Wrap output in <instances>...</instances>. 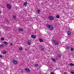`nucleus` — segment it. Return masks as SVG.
Wrapping results in <instances>:
<instances>
[{
    "instance_id": "nucleus-1",
    "label": "nucleus",
    "mask_w": 74,
    "mask_h": 74,
    "mask_svg": "<svg viewBox=\"0 0 74 74\" xmlns=\"http://www.w3.org/2000/svg\"><path fill=\"white\" fill-rule=\"evenodd\" d=\"M47 28H48L50 30H52L54 29V27L52 25H47Z\"/></svg>"
},
{
    "instance_id": "nucleus-2",
    "label": "nucleus",
    "mask_w": 74,
    "mask_h": 74,
    "mask_svg": "<svg viewBox=\"0 0 74 74\" xmlns=\"http://www.w3.org/2000/svg\"><path fill=\"white\" fill-rule=\"evenodd\" d=\"M52 41H53V42L54 43L55 45H57L59 44V42L58 41H56V40H55L53 39H52Z\"/></svg>"
},
{
    "instance_id": "nucleus-3",
    "label": "nucleus",
    "mask_w": 74,
    "mask_h": 74,
    "mask_svg": "<svg viewBox=\"0 0 74 74\" xmlns=\"http://www.w3.org/2000/svg\"><path fill=\"white\" fill-rule=\"evenodd\" d=\"M7 8L9 10H10L11 8V6L10 5L8 4L7 5Z\"/></svg>"
},
{
    "instance_id": "nucleus-4",
    "label": "nucleus",
    "mask_w": 74,
    "mask_h": 74,
    "mask_svg": "<svg viewBox=\"0 0 74 74\" xmlns=\"http://www.w3.org/2000/svg\"><path fill=\"white\" fill-rule=\"evenodd\" d=\"M49 18L50 20H53L54 19V17L52 16H50L49 17Z\"/></svg>"
},
{
    "instance_id": "nucleus-5",
    "label": "nucleus",
    "mask_w": 74,
    "mask_h": 74,
    "mask_svg": "<svg viewBox=\"0 0 74 74\" xmlns=\"http://www.w3.org/2000/svg\"><path fill=\"white\" fill-rule=\"evenodd\" d=\"M67 34L68 36H70L71 35V31H68L67 32Z\"/></svg>"
},
{
    "instance_id": "nucleus-6",
    "label": "nucleus",
    "mask_w": 74,
    "mask_h": 74,
    "mask_svg": "<svg viewBox=\"0 0 74 74\" xmlns=\"http://www.w3.org/2000/svg\"><path fill=\"white\" fill-rule=\"evenodd\" d=\"M12 62L14 64H17L18 63V62L17 61H16L14 60H12Z\"/></svg>"
},
{
    "instance_id": "nucleus-7",
    "label": "nucleus",
    "mask_w": 74,
    "mask_h": 74,
    "mask_svg": "<svg viewBox=\"0 0 74 74\" xmlns=\"http://www.w3.org/2000/svg\"><path fill=\"white\" fill-rule=\"evenodd\" d=\"M18 30L19 32H23V29L22 28H20L18 29Z\"/></svg>"
},
{
    "instance_id": "nucleus-8",
    "label": "nucleus",
    "mask_w": 74,
    "mask_h": 74,
    "mask_svg": "<svg viewBox=\"0 0 74 74\" xmlns=\"http://www.w3.org/2000/svg\"><path fill=\"white\" fill-rule=\"evenodd\" d=\"M25 70H26L27 71V72H30V70L29 68H25Z\"/></svg>"
},
{
    "instance_id": "nucleus-9",
    "label": "nucleus",
    "mask_w": 74,
    "mask_h": 74,
    "mask_svg": "<svg viewBox=\"0 0 74 74\" xmlns=\"http://www.w3.org/2000/svg\"><path fill=\"white\" fill-rule=\"evenodd\" d=\"M27 44L28 45H30L31 44V41H30L29 40H28L27 41Z\"/></svg>"
},
{
    "instance_id": "nucleus-10",
    "label": "nucleus",
    "mask_w": 74,
    "mask_h": 74,
    "mask_svg": "<svg viewBox=\"0 0 74 74\" xmlns=\"http://www.w3.org/2000/svg\"><path fill=\"white\" fill-rule=\"evenodd\" d=\"M68 65H70V66H74V64L71 63V64H68Z\"/></svg>"
},
{
    "instance_id": "nucleus-11",
    "label": "nucleus",
    "mask_w": 74,
    "mask_h": 74,
    "mask_svg": "<svg viewBox=\"0 0 74 74\" xmlns=\"http://www.w3.org/2000/svg\"><path fill=\"white\" fill-rule=\"evenodd\" d=\"M31 37L32 38H36V36L34 35H32Z\"/></svg>"
},
{
    "instance_id": "nucleus-12",
    "label": "nucleus",
    "mask_w": 74,
    "mask_h": 74,
    "mask_svg": "<svg viewBox=\"0 0 74 74\" xmlns=\"http://www.w3.org/2000/svg\"><path fill=\"white\" fill-rule=\"evenodd\" d=\"M39 41L40 42H44L43 40L42 39H39Z\"/></svg>"
},
{
    "instance_id": "nucleus-13",
    "label": "nucleus",
    "mask_w": 74,
    "mask_h": 74,
    "mask_svg": "<svg viewBox=\"0 0 74 74\" xmlns=\"http://www.w3.org/2000/svg\"><path fill=\"white\" fill-rule=\"evenodd\" d=\"M27 4V2H25V3H24L23 5H26Z\"/></svg>"
},
{
    "instance_id": "nucleus-14",
    "label": "nucleus",
    "mask_w": 74,
    "mask_h": 74,
    "mask_svg": "<svg viewBox=\"0 0 74 74\" xmlns=\"http://www.w3.org/2000/svg\"><path fill=\"white\" fill-rule=\"evenodd\" d=\"M57 18H60V16L59 15H57L56 16Z\"/></svg>"
},
{
    "instance_id": "nucleus-15",
    "label": "nucleus",
    "mask_w": 74,
    "mask_h": 74,
    "mask_svg": "<svg viewBox=\"0 0 74 74\" xmlns=\"http://www.w3.org/2000/svg\"><path fill=\"white\" fill-rule=\"evenodd\" d=\"M62 55L59 54L58 55V56L59 58H60L61 57H62Z\"/></svg>"
},
{
    "instance_id": "nucleus-16",
    "label": "nucleus",
    "mask_w": 74,
    "mask_h": 74,
    "mask_svg": "<svg viewBox=\"0 0 74 74\" xmlns=\"http://www.w3.org/2000/svg\"><path fill=\"white\" fill-rule=\"evenodd\" d=\"M35 67H38V64H36L34 65Z\"/></svg>"
},
{
    "instance_id": "nucleus-17",
    "label": "nucleus",
    "mask_w": 74,
    "mask_h": 74,
    "mask_svg": "<svg viewBox=\"0 0 74 74\" xmlns=\"http://www.w3.org/2000/svg\"><path fill=\"white\" fill-rule=\"evenodd\" d=\"M71 51H74V48H71Z\"/></svg>"
},
{
    "instance_id": "nucleus-18",
    "label": "nucleus",
    "mask_w": 74,
    "mask_h": 74,
    "mask_svg": "<svg viewBox=\"0 0 74 74\" xmlns=\"http://www.w3.org/2000/svg\"><path fill=\"white\" fill-rule=\"evenodd\" d=\"M37 12H38V14H39V13H40V10H37Z\"/></svg>"
},
{
    "instance_id": "nucleus-19",
    "label": "nucleus",
    "mask_w": 74,
    "mask_h": 74,
    "mask_svg": "<svg viewBox=\"0 0 74 74\" xmlns=\"http://www.w3.org/2000/svg\"><path fill=\"white\" fill-rule=\"evenodd\" d=\"M4 44H5V45H7V44H8V43L6 42H4Z\"/></svg>"
},
{
    "instance_id": "nucleus-20",
    "label": "nucleus",
    "mask_w": 74,
    "mask_h": 74,
    "mask_svg": "<svg viewBox=\"0 0 74 74\" xmlns=\"http://www.w3.org/2000/svg\"><path fill=\"white\" fill-rule=\"evenodd\" d=\"M1 39L2 41H4V39L3 38H1Z\"/></svg>"
},
{
    "instance_id": "nucleus-21",
    "label": "nucleus",
    "mask_w": 74,
    "mask_h": 74,
    "mask_svg": "<svg viewBox=\"0 0 74 74\" xmlns=\"http://www.w3.org/2000/svg\"><path fill=\"white\" fill-rule=\"evenodd\" d=\"M6 53H7L6 51H5L3 52V54H6Z\"/></svg>"
},
{
    "instance_id": "nucleus-22",
    "label": "nucleus",
    "mask_w": 74,
    "mask_h": 74,
    "mask_svg": "<svg viewBox=\"0 0 74 74\" xmlns=\"http://www.w3.org/2000/svg\"><path fill=\"white\" fill-rule=\"evenodd\" d=\"M19 50H20V51H21L22 50V47H20L19 49Z\"/></svg>"
},
{
    "instance_id": "nucleus-23",
    "label": "nucleus",
    "mask_w": 74,
    "mask_h": 74,
    "mask_svg": "<svg viewBox=\"0 0 74 74\" xmlns=\"http://www.w3.org/2000/svg\"><path fill=\"white\" fill-rule=\"evenodd\" d=\"M66 48L68 49H69L70 48V47L69 46H66Z\"/></svg>"
},
{
    "instance_id": "nucleus-24",
    "label": "nucleus",
    "mask_w": 74,
    "mask_h": 74,
    "mask_svg": "<svg viewBox=\"0 0 74 74\" xmlns=\"http://www.w3.org/2000/svg\"><path fill=\"white\" fill-rule=\"evenodd\" d=\"M52 60H53V61H54V62H55V59L54 58H53L52 59Z\"/></svg>"
},
{
    "instance_id": "nucleus-25",
    "label": "nucleus",
    "mask_w": 74,
    "mask_h": 74,
    "mask_svg": "<svg viewBox=\"0 0 74 74\" xmlns=\"http://www.w3.org/2000/svg\"><path fill=\"white\" fill-rule=\"evenodd\" d=\"M15 18H16V17H15V16H13V18H14V19H15Z\"/></svg>"
},
{
    "instance_id": "nucleus-26",
    "label": "nucleus",
    "mask_w": 74,
    "mask_h": 74,
    "mask_svg": "<svg viewBox=\"0 0 74 74\" xmlns=\"http://www.w3.org/2000/svg\"><path fill=\"white\" fill-rule=\"evenodd\" d=\"M10 45H11V46H12L13 45V44L12 43H10Z\"/></svg>"
},
{
    "instance_id": "nucleus-27",
    "label": "nucleus",
    "mask_w": 74,
    "mask_h": 74,
    "mask_svg": "<svg viewBox=\"0 0 74 74\" xmlns=\"http://www.w3.org/2000/svg\"><path fill=\"white\" fill-rule=\"evenodd\" d=\"M3 45H0V48L1 47H3Z\"/></svg>"
},
{
    "instance_id": "nucleus-28",
    "label": "nucleus",
    "mask_w": 74,
    "mask_h": 74,
    "mask_svg": "<svg viewBox=\"0 0 74 74\" xmlns=\"http://www.w3.org/2000/svg\"><path fill=\"white\" fill-rule=\"evenodd\" d=\"M41 51H44V49L43 48H42L41 49Z\"/></svg>"
},
{
    "instance_id": "nucleus-29",
    "label": "nucleus",
    "mask_w": 74,
    "mask_h": 74,
    "mask_svg": "<svg viewBox=\"0 0 74 74\" xmlns=\"http://www.w3.org/2000/svg\"><path fill=\"white\" fill-rule=\"evenodd\" d=\"M3 57V56H2V55H1L0 56V58H2Z\"/></svg>"
},
{
    "instance_id": "nucleus-30",
    "label": "nucleus",
    "mask_w": 74,
    "mask_h": 74,
    "mask_svg": "<svg viewBox=\"0 0 74 74\" xmlns=\"http://www.w3.org/2000/svg\"><path fill=\"white\" fill-rule=\"evenodd\" d=\"M71 74H74V72L72 71V72H71Z\"/></svg>"
},
{
    "instance_id": "nucleus-31",
    "label": "nucleus",
    "mask_w": 74,
    "mask_h": 74,
    "mask_svg": "<svg viewBox=\"0 0 74 74\" xmlns=\"http://www.w3.org/2000/svg\"><path fill=\"white\" fill-rule=\"evenodd\" d=\"M51 74H54V73L53 72H51Z\"/></svg>"
},
{
    "instance_id": "nucleus-32",
    "label": "nucleus",
    "mask_w": 74,
    "mask_h": 74,
    "mask_svg": "<svg viewBox=\"0 0 74 74\" xmlns=\"http://www.w3.org/2000/svg\"><path fill=\"white\" fill-rule=\"evenodd\" d=\"M64 74H67V73H66V72H64Z\"/></svg>"
},
{
    "instance_id": "nucleus-33",
    "label": "nucleus",
    "mask_w": 74,
    "mask_h": 74,
    "mask_svg": "<svg viewBox=\"0 0 74 74\" xmlns=\"http://www.w3.org/2000/svg\"><path fill=\"white\" fill-rule=\"evenodd\" d=\"M21 71L22 72H23V70H21Z\"/></svg>"
},
{
    "instance_id": "nucleus-34",
    "label": "nucleus",
    "mask_w": 74,
    "mask_h": 74,
    "mask_svg": "<svg viewBox=\"0 0 74 74\" xmlns=\"http://www.w3.org/2000/svg\"><path fill=\"white\" fill-rule=\"evenodd\" d=\"M7 21L8 22V20H7Z\"/></svg>"
},
{
    "instance_id": "nucleus-35",
    "label": "nucleus",
    "mask_w": 74,
    "mask_h": 74,
    "mask_svg": "<svg viewBox=\"0 0 74 74\" xmlns=\"http://www.w3.org/2000/svg\"><path fill=\"white\" fill-rule=\"evenodd\" d=\"M0 13H1V11H0Z\"/></svg>"
},
{
    "instance_id": "nucleus-36",
    "label": "nucleus",
    "mask_w": 74,
    "mask_h": 74,
    "mask_svg": "<svg viewBox=\"0 0 74 74\" xmlns=\"http://www.w3.org/2000/svg\"><path fill=\"white\" fill-rule=\"evenodd\" d=\"M0 33H1V32H0Z\"/></svg>"
}]
</instances>
